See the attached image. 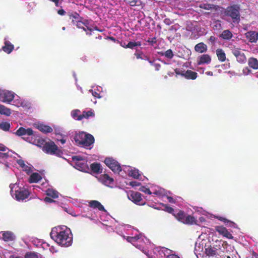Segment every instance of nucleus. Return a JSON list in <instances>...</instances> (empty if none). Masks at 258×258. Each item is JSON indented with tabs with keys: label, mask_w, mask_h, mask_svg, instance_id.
I'll list each match as a JSON object with an SVG mask.
<instances>
[{
	"label": "nucleus",
	"mask_w": 258,
	"mask_h": 258,
	"mask_svg": "<svg viewBox=\"0 0 258 258\" xmlns=\"http://www.w3.org/2000/svg\"><path fill=\"white\" fill-rule=\"evenodd\" d=\"M50 236L57 243L62 246L71 245L73 237L70 230L66 226H57L52 229Z\"/></svg>",
	"instance_id": "f257e3e1"
},
{
	"label": "nucleus",
	"mask_w": 258,
	"mask_h": 258,
	"mask_svg": "<svg viewBox=\"0 0 258 258\" xmlns=\"http://www.w3.org/2000/svg\"><path fill=\"white\" fill-rule=\"evenodd\" d=\"M74 140L78 145H82L84 147H88L94 142L93 136L84 132L79 133L74 137Z\"/></svg>",
	"instance_id": "f03ea898"
},
{
	"label": "nucleus",
	"mask_w": 258,
	"mask_h": 258,
	"mask_svg": "<svg viewBox=\"0 0 258 258\" xmlns=\"http://www.w3.org/2000/svg\"><path fill=\"white\" fill-rule=\"evenodd\" d=\"M43 150L47 154L55 155L57 156H61L62 154L54 143L51 141L45 143L43 147Z\"/></svg>",
	"instance_id": "7ed1b4c3"
},
{
	"label": "nucleus",
	"mask_w": 258,
	"mask_h": 258,
	"mask_svg": "<svg viewBox=\"0 0 258 258\" xmlns=\"http://www.w3.org/2000/svg\"><path fill=\"white\" fill-rule=\"evenodd\" d=\"M239 7L238 6L234 5L228 7L225 10V13L226 16L230 17L233 22H238L240 20Z\"/></svg>",
	"instance_id": "20e7f679"
},
{
	"label": "nucleus",
	"mask_w": 258,
	"mask_h": 258,
	"mask_svg": "<svg viewBox=\"0 0 258 258\" xmlns=\"http://www.w3.org/2000/svg\"><path fill=\"white\" fill-rule=\"evenodd\" d=\"M72 160L75 164L76 168L81 171H85L88 169V165L86 159L80 156L72 157Z\"/></svg>",
	"instance_id": "39448f33"
},
{
	"label": "nucleus",
	"mask_w": 258,
	"mask_h": 258,
	"mask_svg": "<svg viewBox=\"0 0 258 258\" xmlns=\"http://www.w3.org/2000/svg\"><path fill=\"white\" fill-rule=\"evenodd\" d=\"M104 162L105 164L114 172H119L121 171V167L117 161L111 158H106Z\"/></svg>",
	"instance_id": "423d86ee"
},
{
	"label": "nucleus",
	"mask_w": 258,
	"mask_h": 258,
	"mask_svg": "<svg viewBox=\"0 0 258 258\" xmlns=\"http://www.w3.org/2000/svg\"><path fill=\"white\" fill-rule=\"evenodd\" d=\"M15 94L7 90H0V101L10 103L14 98Z\"/></svg>",
	"instance_id": "0eeeda50"
},
{
	"label": "nucleus",
	"mask_w": 258,
	"mask_h": 258,
	"mask_svg": "<svg viewBox=\"0 0 258 258\" xmlns=\"http://www.w3.org/2000/svg\"><path fill=\"white\" fill-rule=\"evenodd\" d=\"M29 195L28 190L23 188H19L16 190L14 194L15 199L18 201L24 200L28 197Z\"/></svg>",
	"instance_id": "6e6552de"
},
{
	"label": "nucleus",
	"mask_w": 258,
	"mask_h": 258,
	"mask_svg": "<svg viewBox=\"0 0 258 258\" xmlns=\"http://www.w3.org/2000/svg\"><path fill=\"white\" fill-rule=\"evenodd\" d=\"M175 71L176 74L181 75V76H184L185 78L188 79L194 80L197 77V73L192 72L190 70H188L185 72H182L181 73L177 70H175Z\"/></svg>",
	"instance_id": "1a4fd4ad"
},
{
	"label": "nucleus",
	"mask_w": 258,
	"mask_h": 258,
	"mask_svg": "<svg viewBox=\"0 0 258 258\" xmlns=\"http://www.w3.org/2000/svg\"><path fill=\"white\" fill-rule=\"evenodd\" d=\"M128 199L136 204H139L142 200V195L137 191H132L128 196Z\"/></svg>",
	"instance_id": "9d476101"
},
{
	"label": "nucleus",
	"mask_w": 258,
	"mask_h": 258,
	"mask_svg": "<svg viewBox=\"0 0 258 258\" xmlns=\"http://www.w3.org/2000/svg\"><path fill=\"white\" fill-rule=\"evenodd\" d=\"M216 230L222 236L228 238L233 239V237L232 234L228 231V230L225 227L223 226H217L216 227Z\"/></svg>",
	"instance_id": "9b49d317"
},
{
	"label": "nucleus",
	"mask_w": 258,
	"mask_h": 258,
	"mask_svg": "<svg viewBox=\"0 0 258 258\" xmlns=\"http://www.w3.org/2000/svg\"><path fill=\"white\" fill-rule=\"evenodd\" d=\"M246 38L251 43H255L258 39V32L250 31L245 34Z\"/></svg>",
	"instance_id": "f8f14e48"
},
{
	"label": "nucleus",
	"mask_w": 258,
	"mask_h": 258,
	"mask_svg": "<svg viewBox=\"0 0 258 258\" xmlns=\"http://www.w3.org/2000/svg\"><path fill=\"white\" fill-rule=\"evenodd\" d=\"M33 132L31 128L25 129L23 127L19 128L16 132V134L18 136H23L27 135L29 136L33 135Z\"/></svg>",
	"instance_id": "ddd939ff"
},
{
	"label": "nucleus",
	"mask_w": 258,
	"mask_h": 258,
	"mask_svg": "<svg viewBox=\"0 0 258 258\" xmlns=\"http://www.w3.org/2000/svg\"><path fill=\"white\" fill-rule=\"evenodd\" d=\"M195 50L199 53H203L207 50V46L203 42L196 44L195 46Z\"/></svg>",
	"instance_id": "4468645a"
},
{
	"label": "nucleus",
	"mask_w": 258,
	"mask_h": 258,
	"mask_svg": "<svg viewBox=\"0 0 258 258\" xmlns=\"http://www.w3.org/2000/svg\"><path fill=\"white\" fill-rule=\"evenodd\" d=\"M211 61V58L210 56L208 54H203L202 55L200 58L199 60L198 61L199 64L207 63L209 64L210 63Z\"/></svg>",
	"instance_id": "2eb2a0df"
},
{
	"label": "nucleus",
	"mask_w": 258,
	"mask_h": 258,
	"mask_svg": "<svg viewBox=\"0 0 258 258\" xmlns=\"http://www.w3.org/2000/svg\"><path fill=\"white\" fill-rule=\"evenodd\" d=\"M99 179L100 181L106 185H109L113 181V179L107 174L101 175Z\"/></svg>",
	"instance_id": "dca6fc26"
},
{
	"label": "nucleus",
	"mask_w": 258,
	"mask_h": 258,
	"mask_svg": "<svg viewBox=\"0 0 258 258\" xmlns=\"http://www.w3.org/2000/svg\"><path fill=\"white\" fill-rule=\"evenodd\" d=\"M36 128L40 131L44 133H50L52 131V129L51 127L43 124H38L36 125Z\"/></svg>",
	"instance_id": "f3484780"
},
{
	"label": "nucleus",
	"mask_w": 258,
	"mask_h": 258,
	"mask_svg": "<svg viewBox=\"0 0 258 258\" xmlns=\"http://www.w3.org/2000/svg\"><path fill=\"white\" fill-rule=\"evenodd\" d=\"M89 206L93 208H97L100 211H105L104 207L97 201H91L89 202Z\"/></svg>",
	"instance_id": "a211bd4d"
},
{
	"label": "nucleus",
	"mask_w": 258,
	"mask_h": 258,
	"mask_svg": "<svg viewBox=\"0 0 258 258\" xmlns=\"http://www.w3.org/2000/svg\"><path fill=\"white\" fill-rule=\"evenodd\" d=\"M94 113L92 110H89L88 111H83L82 115H80L78 116V117L77 118L78 120H81L83 118H88L90 116H94Z\"/></svg>",
	"instance_id": "6ab92c4d"
},
{
	"label": "nucleus",
	"mask_w": 258,
	"mask_h": 258,
	"mask_svg": "<svg viewBox=\"0 0 258 258\" xmlns=\"http://www.w3.org/2000/svg\"><path fill=\"white\" fill-rule=\"evenodd\" d=\"M13 49V45L5 39V46L3 47V50L8 53H10Z\"/></svg>",
	"instance_id": "aec40b11"
},
{
	"label": "nucleus",
	"mask_w": 258,
	"mask_h": 258,
	"mask_svg": "<svg viewBox=\"0 0 258 258\" xmlns=\"http://www.w3.org/2000/svg\"><path fill=\"white\" fill-rule=\"evenodd\" d=\"M248 63L249 66L253 69H258V60L254 57H250L248 59Z\"/></svg>",
	"instance_id": "412c9836"
},
{
	"label": "nucleus",
	"mask_w": 258,
	"mask_h": 258,
	"mask_svg": "<svg viewBox=\"0 0 258 258\" xmlns=\"http://www.w3.org/2000/svg\"><path fill=\"white\" fill-rule=\"evenodd\" d=\"M92 171L96 173L102 172V169L101 168V165L98 163H94L90 165Z\"/></svg>",
	"instance_id": "4be33fe9"
},
{
	"label": "nucleus",
	"mask_w": 258,
	"mask_h": 258,
	"mask_svg": "<svg viewBox=\"0 0 258 258\" xmlns=\"http://www.w3.org/2000/svg\"><path fill=\"white\" fill-rule=\"evenodd\" d=\"M127 172L129 176H132L135 178H138L140 175L139 170L135 168L129 167L127 170Z\"/></svg>",
	"instance_id": "5701e85b"
},
{
	"label": "nucleus",
	"mask_w": 258,
	"mask_h": 258,
	"mask_svg": "<svg viewBox=\"0 0 258 258\" xmlns=\"http://www.w3.org/2000/svg\"><path fill=\"white\" fill-rule=\"evenodd\" d=\"M216 52L218 58L220 61H224L226 60V54L222 49H217Z\"/></svg>",
	"instance_id": "b1692460"
},
{
	"label": "nucleus",
	"mask_w": 258,
	"mask_h": 258,
	"mask_svg": "<svg viewBox=\"0 0 258 258\" xmlns=\"http://www.w3.org/2000/svg\"><path fill=\"white\" fill-rule=\"evenodd\" d=\"M41 175L38 173H33L30 177L29 181L30 182H37L41 179Z\"/></svg>",
	"instance_id": "393cba45"
},
{
	"label": "nucleus",
	"mask_w": 258,
	"mask_h": 258,
	"mask_svg": "<svg viewBox=\"0 0 258 258\" xmlns=\"http://www.w3.org/2000/svg\"><path fill=\"white\" fill-rule=\"evenodd\" d=\"M0 114L6 116H10L11 114V111L10 109L6 107L4 105H0Z\"/></svg>",
	"instance_id": "a878e982"
},
{
	"label": "nucleus",
	"mask_w": 258,
	"mask_h": 258,
	"mask_svg": "<svg viewBox=\"0 0 258 258\" xmlns=\"http://www.w3.org/2000/svg\"><path fill=\"white\" fill-rule=\"evenodd\" d=\"M46 195L53 198H57L58 197V192L52 188H48L46 190Z\"/></svg>",
	"instance_id": "bb28decb"
},
{
	"label": "nucleus",
	"mask_w": 258,
	"mask_h": 258,
	"mask_svg": "<svg viewBox=\"0 0 258 258\" xmlns=\"http://www.w3.org/2000/svg\"><path fill=\"white\" fill-rule=\"evenodd\" d=\"M182 222L188 224H196L195 218L190 215L185 216L184 220L182 221Z\"/></svg>",
	"instance_id": "cd10ccee"
},
{
	"label": "nucleus",
	"mask_w": 258,
	"mask_h": 258,
	"mask_svg": "<svg viewBox=\"0 0 258 258\" xmlns=\"http://www.w3.org/2000/svg\"><path fill=\"white\" fill-rule=\"evenodd\" d=\"M18 164L20 165L21 167L23 168V169L28 172L30 171L31 168L28 165L25 164L24 161L23 160L20 159L17 160Z\"/></svg>",
	"instance_id": "c85d7f7f"
},
{
	"label": "nucleus",
	"mask_w": 258,
	"mask_h": 258,
	"mask_svg": "<svg viewBox=\"0 0 258 258\" xmlns=\"http://www.w3.org/2000/svg\"><path fill=\"white\" fill-rule=\"evenodd\" d=\"M3 239L5 241H10L14 239L13 234L10 232H5L3 233Z\"/></svg>",
	"instance_id": "c756f323"
},
{
	"label": "nucleus",
	"mask_w": 258,
	"mask_h": 258,
	"mask_svg": "<svg viewBox=\"0 0 258 258\" xmlns=\"http://www.w3.org/2000/svg\"><path fill=\"white\" fill-rule=\"evenodd\" d=\"M220 37L224 39L228 40L232 38V34L229 30H226L223 31Z\"/></svg>",
	"instance_id": "7c9ffc66"
},
{
	"label": "nucleus",
	"mask_w": 258,
	"mask_h": 258,
	"mask_svg": "<svg viewBox=\"0 0 258 258\" xmlns=\"http://www.w3.org/2000/svg\"><path fill=\"white\" fill-rule=\"evenodd\" d=\"M126 4L131 6H140L141 4V0H123Z\"/></svg>",
	"instance_id": "2f4dec72"
},
{
	"label": "nucleus",
	"mask_w": 258,
	"mask_h": 258,
	"mask_svg": "<svg viewBox=\"0 0 258 258\" xmlns=\"http://www.w3.org/2000/svg\"><path fill=\"white\" fill-rule=\"evenodd\" d=\"M205 252L207 256H208V258H210L211 256H213L216 254V251L212 247H208L206 248Z\"/></svg>",
	"instance_id": "473e14b6"
},
{
	"label": "nucleus",
	"mask_w": 258,
	"mask_h": 258,
	"mask_svg": "<svg viewBox=\"0 0 258 258\" xmlns=\"http://www.w3.org/2000/svg\"><path fill=\"white\" fill-rule=\"evenodd\" d=\"M10 127V124L8 122H2L0 123V128L4 131H8Z\"/></svg>",
	"instance_id": "72a5a7b5"
},
{
	"label": "nucleus",
	"mask_w": 258,
	"mask_h": 258,
	"mask_svg": "<svg viewBox=\"0 0 258 258\" xmlns=\"http://www.w3.org/2000/svg\"><path fill=\"white\" fill-rule=\"evenodd\" d=\"M141 43L140 42H130L125 46L126 48H130L133 49L136 46H140Z\"/></svg>",
	"instance_id": "f704fd0d"
},
{
	"label": "nucleus",
	"mask_w": 258,
	"mask_h": 258,
	"mask_svg": "<svg viewBox=\"0 0 258 258\" xmlns=\"http://www.w3.org/2000/svg\"><path fill=\"white\" fill-rule=\"evenodd\" d=\"M236 59L238 62L241 63H244L246 61V58L244 54L242 53L241 54H240L239 56L236 57Z\"/></svg>",
	"instance_id": "c9c22d12"
},
{
	"label": "nucleus",
	"mask_w": 258,
	"mask_h": 258,
	"mask_svg": "<svg viewBox=\"0 0 258 258\" xmlns=\"http://www.w3.org/2000/svg\"><path fill=\"white\" fill-rule=\"evenodd\" d=\"M25 258H39V256L37 253L28 252L25 254Z\"/></svg>",
	"instance_id": "e433bc0d"
},
{
	"label": "nucleus",
	"mask_w": 258,
	"mask_h": 258,
	"mask_svg": "<svg viewBox=\"0 0 258 258\" xmlns=\"http://www.w3.org/2000/svg\"><path fill=\"white\" fill-rule=\"evenodd\" d=\"M231 50L232 54L236 58L242 53V52L240 51L239 49L237 48L233 47Z\"/></svg>",
	"instance_id": "4c0bfd02"
},
{
	"label": "nucleus",
	"mask_w": 258,
	"mask_h": 258,
	"mask_svg": "<svg viewBox=\"0 0 258 258\" xmlns=\"http://www.w3.org/2000/svg\"><path fill=\"white\" fill-rule=\"evenodd\" d=\"M203 250V247H201L200 244L197 243L195 245V251L196 254H200V252Z\"/></svg>",
	"instance_id": "58836bf2"
},
{
	"label": "nucleus",
	"mask_w": 258,
	"mask_h": 258,
	"mask_svg": "<svg viewBox=\"0 0 258 258\" xmlns=\"http://www.w3.org/2000/svg\"><path fill=\"white\" fill-rule=\"evenodd\" d=\"M185 215H184V213L182 212V211H180L178 214H177V218L180 221H181L182 222V221L184 220V218H185Z\"/></svg>",
	"instance_id": "ea45409f"
},
{
	"label": "nucleus",
	"mask_w": 258,
	"mask_h": 258,
	"mask_svg": "<svg viewBox=\"0 0 258 258\" xmlns=\"http://www.w3.org/2000/svg\"><path fill=\"white\" fill-rule=\"evenodd\" d=\"M165 56L168 58H171L173 56L172 51L171 49L167 50L164 53Z\"/></svg>",
	"instance_id": "a19ab883"
},
{
	"label": "nucleus",
	"mask_w": 258,
	"mask_h": 258,
	"mask_svg": "<svg viewBox=\"0 0 258 258\" xmlns=\"http://www.w3.org/2000/svg\"><path fill=\"white\" fill-rule=\"evenodd\" d=\"M80 112V111L78 109L74 110L71 112L72 116L74 118H75L76 117H77V118H78V116H79V113Z\"/></svg>",
	"instance_id": "79ce46f5"
},
{
	"label": "nucleus",
	"mask_w": 258,
	"mask_h": 258,
	"mask_svg": "<svg viewBox=\"0 0 258 258\" xmlns=\"http://www.w3.org/2000/svg\"><path fill=\"white\" fill-rule=\"evenodd\" d=\"M9 156L8 151L4 152V153L0 152V159H7Z\"/></svg>",
	"instance_id": "37998d69"
},
{
	"label": "nucleus",
	"mask_w": 258,
	"mask_h": 258,
	"mask_svg": "<svg viewBox=\"0 0 258 258\" xmlns=\"http://www.w3.org/2000/svg\"><path fill=\"white\" fill-rule=\"evenodd\" d=\"M139 190L142 192L146 193V194H148L149 195L151 194V192L150 190V189L148 188L144 187V186L141 187Z\"/></svg>",
	"instance_id": "c03bdc74"
},
{
	"label": "nucleus",
	"mask_w": 258,
	"mask_h": 258,
	"mask_svg": "<svg viewBox=\"0 0 258 258\" xmlns=\"http://www.w3.org/2000/svg\"><path fill=\"white\" fill-rule=\"evenodd\" d=\"M84 23L82 22H77L76 25L78 28H82L84 31H86V29L83 26Z\"/></svg>",
	"instance_id": "a18cd8bd"
},
{
	"label": "nucleus",
	"mask_w": 258,
	"mask_h": 258,
	"mask_svg": "<svg viewBox=\"0 0 258 258\" xmlns=\"http://www.w3.org/2000/svg\"><path fill=\"white\" fill-rule=\"evenodd\" d=\"M139 238V237L138 236L128 237H127V240L129 242H133L136 241Z\"/></svg>",
	"instance_id": "49530a36"
},
{
	"label": "nucleus",
	"mask_w": 258,
	"mask_h": 258,
	"mask_svg": "<svg viewBox=\"0 0 258 258\" xmlns=\"http://www.w3.org/2000/svg\"><path fill=\"white\" fill-rule=\"evenodd\" d=\"M9 151L8 148H7L6 147H5L4 145H0V152H7Z\"/></svg>",
	"instance_id": "de8ad7c7"
},
{
	"label": "nucleus",
	"mask_w": 258,
	"mask_h": 258,
	"mask_svg": "<svg viewBox=\"0 0 258 258\" xmlns=\"http://www.w3.org/2000/svg\"><path fill=\"white\" fill-rule=\"evenodd\" d=\"M89 92H91L92 95L94 97H97L99 98H101V96L99 95V94H98L97 92L93 91L92 90H90Z\"/></svg>",
	"instance_id": "09e8293b"
},
{
	"label": "nucleus",
	"mask_w": 258,
	"mask_h": 258,
	"mask_svg": "<svg viewBox=\"0 0 258 258\" xmlns=\"http://www.w3.org/2000/svg\"><path fill=\"white\" fill-rule=\"evenodd\" d=\"M250 72V70H249L247 68H245L243 70V73L245 75H247Z\"/></svg>",
	"instance_id": "8fccbe9b"
},
{
	"label": "nucleus",
	"mask_w": 258,
	"mask_h": 258,
	"mask_svg": "<svg viewBox=\"0 0 258 258\" xmlns=\"http://www.w3.org/2000/svg\"><path fill=\"white\" fill-rule=\"evenodd\" d=\"M226 223H228L229 226L230 227H236L235 223H234V222H233L232 221H230L228 220V221H227Z\"/></svg>",
	"instance_id": "3c124183"
},
{
	"label": "nucleus",
	"mask_w": 258,
	"mask_h": 258,
	"mask_svg": "<svg viewBox=\"0 0 258 258\" xmlns=\"http://www.w3.org/2000/svg\"><path fill=\"white\" fill-rule=\"evenodd\" d=\"M165 209H166V211H167V212L170 213H172L173 211V209L172 208L168 207V206H166Z\"/></svg>",
	"instance_id": "603ef678"
},
{
	"label": "nucleus",
	"mask_w": 258,
	"mask_h": 258,
	"mask_svg": "<svg viewBox=\"0 0 258 258\" xmlns=\"http://www.w3.org/2000/svg\"><path fill=\"white\" fill-rule=\"evenodd\" d=\"M213 7H214L213 5H207L205 6L204 9H206V10H210V9H211L213 8Z\"/></svg>",
	"instance_id": "864d4df0"
},
{
	"label": "nucleus",
	"mask_w": 258,
	"mask_h": 258,
	"mask_svg": "<svg viewBox=\"0 0 258 258\" xmlns=\"http://www.w3.org/2000/svg\"><path fill=\"white\" fill-rule=\"evenodd\" d=\"M130 184L132 186H138L140 185V183L137 182L136 181H132L130 182Z\"/></svg>",
	"instance_id": "5fc2aeb1"
},
{
	"label": "nucleus",
	"mask_w": 258,
	"mask_h": 258,
	"mask_svg": "<svg viewBox=\"0 0 258 258\" xmlns=\"http://www.w3.org/2000/svg\"><path fill=\"white\" fill-rule=\"evenodd\" d=\"M44 201H45V202H47V203H52V202H54L53 200H52L48 197H46L44 199Z\"/></svg>",
	"instance_id": "6e6d98bb"
},
{
	"label": "nucleus",
	"mask_w": 258,
	"mask_h": 258,
	"mask_svg": "<svg viewBox=\"0 0 258 258\" xmlns=\"http://www.w3.org/2000/svg\"><path fill=\"white\" fill-rule=\"evenodd\" d=\"M216 217V218L218 219L219 220L222 221H223L225 223L227 222V221H228L227 219H226L225 218H222L221 217H218V216H217Z\"/></svg>",
	"instance_id": "4d7b16f0"
},
{
	"label": "nucleus",
	"mask_w": 258,
	"mask_h": 258,
	"mask_svg": "<svg viewBox=\"0 0 258 258\" xmlns=\"http://www.w3.org/2000/svg\"><path fill=\"white\" fill-rule=\"evenodd\" d=\"M167 199L168 200V201L170 203H175V201L172 197L167 196Z\"/></svg>",
	"instance_id": "13d9d810"
},
{
	"label": "nucleus",
	"mask_w": 258,
	"mask_h": 258,
	"mask_svg": "<svg viewBox=\"0 0 258 258\" xmlns=\"http://www.w3.org/2000/svg\"><path fill=\"white\" fill-rule=\"evenodd\" d=\"M167 258H179V257L176 255L171 254V255H168Z\"/></svg>",
	"instance_id": "bf43d9fd"
},
{
	"label": "nucleus",
	"mask_w": 258,
	"mask_h": 258,
	"mask_svg": "<svg viewBox=\"0 0 258 258\" xmlns=\"http://www.w3.org/2000/svg\"><path fill=\"white\" fill-rule=\"evenodd\" d=\"M65 11L61 9V10H59L58 11V14L60 15H63L64 14H65Z\"/></svg>",
	"instance_id": "052dcab7"
},
{
	"label": "nucleus",
	"mask_w": 258,
	"mask_h": 258,
	"mask_svg": "<svg viewBox=\"0 0 258 258\" xmlns=\"http://www.w3.org/2000/svg\"><path fill=\"white\" fill-rule=\"evenodd\" d=\"M154 67H155V70L156 71H158L160 68V65L159 64H155Z\"/></svg>",
	"instance_id": "680f3d73"
},
{
	"label": "nucleus",
	"mask_w": 258,
	"mask_h": 258,
	"mask_svg": "<svg viewBox=\"0 0 258 258\" xmlns=\"http://www.w3.org/2000/svg\"><path fill=\"white\" fill-rule=\"evenodd\" d=\"M206 74L209 76H213V72L211 71H209L206 72Z\"/></svg>",
	"instance_id": "e2e57ef3"
},
{
	"label": "nucleus",
	"mask_w": 258,
	"mask_h": 258,
	"mask_svg": "<svg viewBox=\"0 0 258 258\" xmlns=\"http://www.w3.org/2000/svg\"><path fill=\"white\" fill-rule=\"evenodd\" d=\"M59 141L62 144H64L66 143L65 139H60Z\"/></svg>",
	"instance_id": "0e129e2a"
},
{
	"label": "nucleus",
	"mask_w": 258,
	"mask_h": 258,
	"mask_svg": "<svg viewBox=\"0 0 258 258\" xmlns=\"http://www.w3.org/2000/svg\"><path fill=\"white\" fill-rule=\"evenodd\" d=\"M199 220L200 221V222H203L205 221V219L204 217H200L199 218Z\"/></svg>",
	"instance_id": "69168bd1"
},
{
	"label": "nucleus",
	"mask_w": 258,
	"mask_h": 258,
	"mask_svg": "<svg viewBox=\"0 0 258 258\" xmlns=\"http://www.w3.org/2000/svg\"><path fill=\"white\" fill-rule=\"evenodd\" d=\"M13 187H12V185H10V187L11 188V194L13 196L14 194L13 193V188L15 186V185H13Z\"/></svg>",
	"instance_id": "338daca9"
},
{
	"label": "nucleus",
	"mask_w": 258,
	"mask_h": 258,
	"mask_svg": "<svg viewBox=\"0 0 258 258\" xmlns=\"http://www.w3.org/2000/svg\"><path fill=\"white\" fill-rule=\"evenodd\" d=\"M227 258H236V256H234V255H232L231 256L228 255L227 256Z\"/></svg>",
	"instance_id": "774afa93"
}]
</instances>
